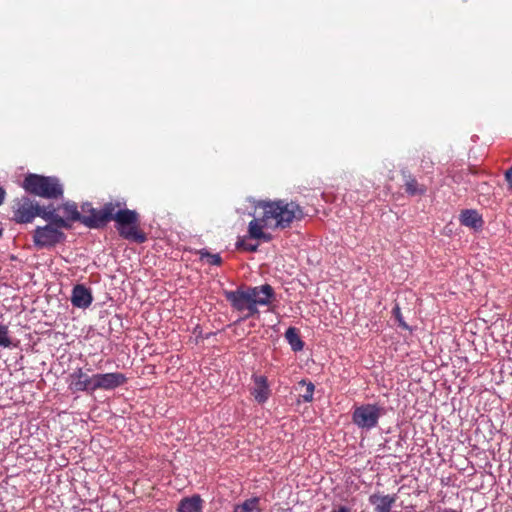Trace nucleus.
Wrapping results in <instances>:
<instances>
[{
    "label": "nucleus",
    "instance_id": "nucleus-12",
    "mask_svg": "<svg viewBox=\"0 0 512 512\" xmlns=\"http://www.w3.org/2000/svg\"><path fill=\"white\" fill-rule=\"evenodd\" d=\"M119 235L133 243L141 244L147 240V233L140 226H116Z\"/></svg>",
    "mask_w": 512,
    "mask_h": 512
},
{
    "label": "nucleus",
    "instance_id": "nucleus-31",
    "mask_svg": "<svg viewBox=\"0 0 512 512\" xmlns=\"http://www.w3.org/2000/svg\"><path fill=\"white\" fill-rule=\"evenodd\" d=\"M2 236V229H0V237Z\"/></svg>",
    "mask_w": 512,
    "mask_h": 512
},
{
    "label": "nucleus",
    "instance_id": "nucleus-25",
    "mask_svg": "<svg viewBox=\"0 0 512 512\" xmlns=\"http://www.w3.org/2000/svg\"><path fill=\"white\" fill-rule=\"evenodd\" d=\"M8 334V327L5 325H0V346L4 348H7L11 345V340Z\"/></svg>",
    "mask_w": 512,
    "mask_h": 512
},
{
    "label": "nucleus",
    "instance_id": "nucleus-27",
    "mask_svg": "<svg viewBox=\"0 0 512 512\" xmlns=\"http://www.w3.org/2000/svg\"><path fill=\"white\" fill-rule=\"evenodd\" d=\"M331 512H353V510L345 505H334Z\"/></svg>",
    "mask_w": 512,
    "mask_h": 512
},
{
    "label": "nucleus",
    "instance_id": "nucleus-2",
    "mask_svg": "<svg viewBox=\"0 0 512 512\" xmlns=\"http://www.w3.org/2000/svg\"><path fill=\"white\" fill-rule=\"evenodd\" d=\"M253 208V219L248 224H259L274 220L275 224H290L304 219V211L296 201L278 200H254L249 199Z\"/></svg>",
    "mask_w": 512,
    "mask_h": 512
},
{
    "label": "nucleus",
    "instance_id": "nucleus-26",
    "mask_svg": "<svg viewBox=\"0 0 512 512\" xmlns=\"http://www.w3.org/2000/svg\"><path fill=\"white\" fill-rule=\"evenodd\" d=\"M257 305L258 304H254L251 301L248 302V306H246V309H245V310L248 311V315L247 316H252V315L258 313Z\"/></svg>",
    "mask_w": 512,
    "mask_h": 512
},
{
    "label": "nucleus",
    "instance_id": "nucleus-30",
    "mask_svg": "<svg viewBox=\"0 0 512 512\" xmlns=\"http://www.w3.org/2000/svg\"><path fill=\"white\" fill-rule=\"evenodd\" d=\"M6 198V191L3 187L0 186V206L4 203Z\"/></svg>",
    "mask_w": 512,
    "mask_h": 512
},
{
    "label": "nucleus",
    "instance_id": "nucleus-21",
    "mask_svg": "<svg viewBox=\"0 0 512 512\" xmlns=\"http://www.w3.org/2000/svg\"><path fill=\"white\" fill-rule=\"evenodd\" d=\"M260 245L256 240L250 239V236L239 237L236 242V248L243 251L255 252Z\"/></svg>",
    "mask_w": 512,
    "mask_h": 512
},
{
    "label": "nucleus",
    "instance_id": "nucleus-7",
    "mask_svg": "<svg viewBox=\"0 0 512 512\" xmlns=\"http://www.w3.org/2000/svg\"><path fill=\"white\" fill-rule=\"evenodd\" d=\"M68 389L72 393L95 391V374L89 375L82 368L75 369L68 376Z\"/></svg>",
    "mask_w": 512,
    "mask_h": 512
},
{
    "label": "nucleus",
    "instance_id": "nucleus-19",
    "mask_svg": "<svg viewBox=\"0 0 512 512\" xmlns=\"http://www.w3.org/2000/svg\"><path fill=\"white\" fill-rule=\"evenodd\" d=\"M259 501L258 497L247 499L242 504L235 505L233 512H261Z\"/></svg>",
    "mask_w": 512,
    "mask_h": 512
},
{
    "label": "nucleus",
    "instance_id": "nucleus-8",
    "mask_svg": "<svg viewBox=\"0 0 512 512\" xmlns=\"http://www.w3.org/2000/svg\"><path fill=\"white\" fill-rule=\"evenodd\" d=\"M127 382V377L120 372L97 373L95 374V391L96 390H113Z\"/></svg>",
    "mask_w": 512,
    "mask_h": 512
},
{
    "label": "nucleus",
    "instance_id": "nucleus-13",
    "mask_svg": "<svg viewBox=\"0 0 512 512\" xmlns=\"http://www.w3.org/2000/svg\"><path fill=\"white\" fill-rule=\"evenodd\" d=\"M225 297L230 302L233 309L244 311L248 306L249 296L246 289H237L235 291H225Z\"/></svg>",
    "mask_w": 512,
    "mask_h": 512
},
{
    "label": "nucleus",
    "instance_id": "nucleus-5",
    "mask_svg": "<svg viewBox=\"0 0 512 512\" xmlns=\"http://www.w3.org/2000/svg\"><path fill=\"white\" fill-rule=\"evenodd\" d=\"M384 414L385 408L376 403L362 404L354 408L352 421L358 428L369 431L378 425Z\"/></svg>",
    "mask_w": 512,
    "mask_h": 512
},
{
    "label": "nucleus",
    "instance_id": "nucleus-11",
    "mask_svg": "<svg viewBox=\"0 0 512 512\" xmlns=\"http://www.w3.org/2000/svg\"><path fill=\"white\" fill-rule=\"evenodd\" d=\"M397 500V496L374 493L369 496V503L374 506L375 512H390Z\"/></svg>",
    "mask_w": 512,
    "mask_h": 512
},
{
    "label": "nucleus",
    "instance_id": "nucleus-16",
    "mask_svg": "<svg viewBox=\"0 0 512 512\" xmlns=\"http://www.w3.org/2000/svg\"><path fill=\"white\" fill-rule=\"evenodd\" d=\"M203 501L199 495L183 498L178 505V512H201Z\"/></svg>",
    "mask_w": 512,
    "mask_h": 512
},
{
    "label": "nucleus",
    "instance_id": "nucleus-18",
    "mask_svg": "<svg viewBox=\"0 0 512 512\" xmlns=\"http://www.w3.org/2000/svg\"><path fill=\"white\" fill-rule=\"evenodd\" d=\"M296 390L299 391V396L304 402H311L313 400L315 386L312 382L302 380L298 383Z\"/></svg>",
    "mask_w": 512,
    "mask_h": 512
},
{
    "label": "nucleus",
    "instance_id": "nucleus-20",
    "mask_svg": "<svg viewBox=\"0 0 512 512\" xmlns=\"http://www.w3.org/2000/svg\"><path fill=\"white\" fill-rule=\"evenodd\" d=\"M265 226H249L248 235L250 239L256 240L259 243L269 242L271 240L270 234L264 232Z\"/></svg>",
    "mask_w": 512,
    "mask_h": 512
},
{
    "label": "nucleus",
    "instance_id": "nucleus-14",
    "mask_svg": "<svg viewBox=\"0 0 512 512\" xmlns=\"http://www.w3.org/2000/svg\"><path fill=\"white\" fill-rule=\"evenodd\" d=\"M252 394L258 403H264L268 400L270 396V389L266 377H254V387L252 390Z\"/></svg>",
    "mask_w": 512,
    "mask_h": 512
},
{
    "label": "nucleus",
    "instance_id": "nucleus-10",
    "mask_svg": "<svg viewBox=\"0 0 512 512\" xmlns=\"http://www.w3.org/2000/svg\"><path fill=\"white\" fill-rule=\"evenodd\" d=\"M70 300L74 307L86 309L91 305L93 296L89 288L77 284L72 289Z\"/></svg>",
    "mask_w": 512,
    "mask_h": 512
},
{
    "label": "nucleus",
    "instance_id": "nucleus-24",
    "mask_svg": "<svg viewBox=\"0 0 512 512\" xmlns=\"http://www.w3.org/2000/svg\"><path fill=\"white\" fill-rule=\"evenodd\" d=\"M420 168L424 173L430 174L433 172L434 161L430 156L423 155L421 159Z\"/></svg>",
    "mask_w": 512,
    "mask_h": 512
},
{
    "label": "nucleus",
    "instance_id": "nucleus-6",
    "mask_svg": "<svg viewBox=\"0 0 512 512\" xmlns=\"http://www.w3.org/2000/svg\"><path fill=\"white\" fill-rule=\"evenodd\" d=\"M62 226H37L33 232V242L38 249H49L65 240Z\"/></svg>",
    "mask_w": 512,
    "mask_h": 512
},
{
    "label": "nucleus",
    "instance_id": "nucleus-1",
    "mask_svg": "<svg viewBox=\"0 0 512 512\" xmlns=\"http://www.w3.org/2000/svg\"><path fill=\"white\" fill-rule=\"evenodd\" d=\"M56 212L65 223L80 221L82 224H98L114 221L116 224H137L140 221L137 211L128 209L124 199L110 200L99 209L85 202L81 205V212L75 202L67 201Z\"/></svg>",
    "mask_w": 512,
    "mask_h": 512
},
{
    "label": "nucleus",
    "instance_id": "nucleus-15",
    "mask_svg": "<svg viewBox=\"0 0 512 512\" xmlns=\"http://www.w3.org/2000/svg\"><path fill=\"white\" fill-rule=\"evenodd\" d=\"M402 175L405 180L404 189L407 194L410 196H422L426 194L427 187L423 184H420L417 179L409 172L403 171Z\"/></svg>",
    "mask_w": 512,
    "mask_h": 512
},
{
    "label": "nucleus",
    "instance_id": "nucleus-9",
    "mask_svg": "<svg viewBox=\"0 0 512 512\" xmlns=\"http://www.w3.org/2000/svg\"><path fill=\"white\" fill-rule=\"evenodd\" d=\"M249 301L261 306L269 305L275 298V292L271 285L264 284L247 288Z\"/></svg>",
    "mask_w": 512,
    "mask_h": 512
},
{
    "label": "nucleus",
    "instance_id": "nucleus-17",
    "mask_svg": "<svg viewBox=\"0 0 512 512\" xmlns=\"http://www.w3.org/2000/svg\"><path fill=\"white\" fill-rule=\"evenodd\" d=\"M285 338L290 344L293 351H301L304 347L303 341L300 339L298 331L295 327H289L285 332Z\"/></svg>",
    "mask_w": 512,
    "mask_h": 512
},
{
    "label": "nucleus",
    "instance_id": "nucleus-22",
    "mask_svg": "<svg viewBox=\"0 0 512 512\" xmlns=\"http://www.w3.org/2000/svg\"><path fill=\"white\" fill-rule=\"evenodd\" d=\"M459 220L461 224H478L483 222L481 215L474 209L462 211Z\"/></svg>",
    "mask_w": 512,
    "mask_h": 512
},
{
    "label": "nucleus",
    "instance_id": "nucleus-3",
    "mask_svg": "<svg viewBox=\"0 0 512 512\" xmlns=\"http://www.w3.org/2000/svg\"><path fill=\"white\" fill-rule=\"evenodd\" d=\"M13 220L18 224H27L40 217L47 224H65L53 205L40 206L37 202L23 196L12 202Z\"/></svg>",
    "mask_w": 512,
    "mask_h": 512
},
{
    "label": "nucleus",
    "instance_id": "nucleus-4",
    "mask_svg": "<svg viewBox=\"0 0 512 512\" xmlns=\"http://www.w3.org/2000/svg\"><path fill=\"white\" fill-rule=\"evenodd\" d=\"M23 188L26 192L47 199L63 195V188L56 177L29 174L24 178Z\"/></svg>",
    "mask_w": 512,
    "mask_h": 512
},
{
    "label": "nucleus",
    "instance_id": "nucleus-29",
    "mask_svg": "<svg viewBox=\"0 0 512 512\" xmlns=\"http://www.w3.org/2000/svg\"><path fill=\"white\" fill-rule=\"evenodd\" d=\"M505 177H506V180L507 182L510 184V186L512 187V167L509 168L506 173H505Z\"/></svg>",
    "mask_w": 512,
    "mask_h": 512
},
{
    "label": "nucleus",
    "instance_id": "nucleus-23",
    "mask_svg": "<svg viewBox=\"0 0 512 512\" xmlns=\"http://www.w3.org/2000/svg\"><path fill=\"white\" fill-rule=\"evenodd\" d=\"M201 260H206V262L210 265L218 266L222 263V259L219 254H212L208 252L206 249H201L198 251Z\"/></svg>",
    "mask_w": 512,
    "mask_h": 512
},
{
    "label": "nucleus",
    "instance_id": "nucleus-28",
    "mask_svg": "<svg viewBox=\"0 0 512 512\" xmlns=\"http://www.w3.org/2000/svg\"><path fill=\"white\" fill-rule=\"evenodd\" d=\"M393 313L395 315V317L398 319L399 321V325L404 327V328H407V325L405 324V322L402 320V317H401V313H400V308L398 306H396L394 309H393Z\"/></svg>",
    "mask_w": 512,
    "mask_h": 512
}]
</instances>
